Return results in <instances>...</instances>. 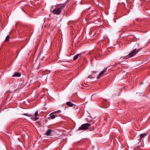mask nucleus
I'll return each mask as SVG.
<instances>
[{"label": "nucleus", "mask_w": 150, "mask_h": 150, "mask_svg": "<svg viewBox=\"0 0 150 150\" xmlns=\"http://www.w3.org/2000/svg\"><path fill=\"white\" fill-rule=\"evenodd\" d=\"M64 7V6L63 5L57 7L54 9L52 11V13L54 14L59 15L60 14L62 11L63 10Z\"/></svg>", "instance_id": "1"}, {"label": "nucleus", "mask_w": 150, "mask_h": 150, "mask_svg": "<svg viewBox=\"0 0 150 150\" xmlns=\"http://www.w3.org/2000/svg\"><path fill=\"white\" fill-rule=\"evenodd\" d=\"M91 125V124L88 123L84 124L81 125V126L79 127L78 130H87L88 129Z\"/></svg>", "instance_id": "2"}, {"label": "nucleus", "mask_w": 150, "mask_h": 150, "mask_svg": "<svg viewBox=\"0 0 150 150\" xmlns=\"http://www.w3.org/2000/svg\"><path fill=\"white\" fill-rule=\"evenodd\" d=\"M139 49H136L134 50H133L132 52L129 53L128 54V56L129 57H132L134 56L137 52H138L139 51Z\"/></svg>", "instance_id": "3"}, {"label": "nucleus", "mask_w": 150, "mask_h": 150, "mask_svg": "<svg viewBox=\"0 0 150 150\" xmlns=\"http://www.w3.org/2000/svg\"><path fill=\"white\" fill-rule=\"evenodd\" d=\"M60 111L59 110L51 113L50 114V116L49 118H50L51 119H54L56 117H57V116L56 114H55V115H54V114L55 113H60Z\"/></svg>", "instance_id": "4"}, {"label": "nucleus", "mask_w": 150, "mask_h": 150, "mask_svg": "<svg viewBox=\"0 0 150 150\" xmlns=\"http://www.w3.org/2000/svg\"><path fill=\"white\" fill-rule=\"evenodd\" d=\"M108 68H105L103 70L100 72L98 76L97 77V79H99L100 78V76L106 71V70Z\"/></svg>", "instance_id": "5"}, {"label": "nucleus", "mask_w": 150, "mask_h": 150, "mask_svg": "<svg viewBox=\"0 0 150 150\" xmlns=\"http://www.w3.org/2000/svg\"><path fill=\"white\" fill-rule=\"evenodd\" d=\"M40 64L39 63H35L33 65V67L35 69H38L39 68Z\"/></svg>", "instance_id": "6"}, {"label": "nucleus", "mask_w": 150, "mask_h": 150, "mask_svg": "<svg viewBox=\"0 0 150 150\" xmlns=\"http://www.w3.org/2000/svg\"><path fill=\"white\" fill-rule=\"evenodd\" d=\"M38 111H37L35 112L34 114V116H35V117L34 118H32L33 120H34V121L36 120L39 119L38 117H37L38 116Z\"/></svg>", "instance_id": "7"}, {"label": "nucleus", "mask_w": 150, "mask_h": 150, "mask_svg": "<svg viewBox=\"0 0 150 150\" xmlns=\"http://www.w3.org/2000/svg\"><path fill=\"white\" fill-rule=\"evenodd\" d=\"M52 130L50 129H48L46 132L44 134V135L47 136H49L51 133Z\"/></svg>", "instance_id": "8"}, {"label": "nucleus", "mask_w": 150, "mask_h": 150, "mask_svg": "<svg viewBox=\"0 0 150 150\" xmlns=\"http://www.w3.org/2000/svg\"><path fill=\"white\" fill-rule=\"evenodd\" d=\"M147 135V134L146 133L140 134L139 135V139L140 140H141L143 138L146 137Z\"/></svg>", "instance_id": "9"}, {"label": "nucleus", "mask_w": 150, "mask_h": 150, "mask_svg": "<svg viewBox=\"0 0 150 150\" xmlns=\"http://www.w3.org/2000/svg\"><path fill=\"white\" fill-rule=\"evenodd\" d=\"M21 76V73L16 72L14 73V74L12 76L13 77H20Z\"/></svg>", "instance_id": "10"}, {"label": "nucleus", "mask_w": 150, "mask_h": 150, "mask_svg": "<svg viewBox=\"0 0 150 150\" xmlns=\"http://www.w3.org/2000/svg\"><path fill=\"white\" fill-rule=\"evenodd\" d=\"M81 54H78L76 55L73 58V60L75 61L79 57H81Z\"/></svg>", "instance_id": "11"}, {"label": "nucleus", "mask_w": 150, "mask_h": 150, "mask_svg": "<svg viewBox=\"0 0 150 150\" xmlns=\"http://www.w3.org/2000/svg\"><path fill=\"white\" fill-rule=\"evenodd\" d=\"M67 104L69 107H72L74 105V104L70 102H67Z\"/></svg>", "instance_id": "12"}, {"label": "nucleus", "mask_w": 150, "mask_h": 150, "mask_svg": "<svg viewBox=\"0 0 150 150\" xmlns=\"http://www.w3.org/2000/svg\"><path fill=\"white\" fill-rule=\"evenodd\" d=\"M9 37L8 35L6 37V39L5 40V42H7L9 40Z\"/></svg>", "instance_id": "13"}]
</instances>
